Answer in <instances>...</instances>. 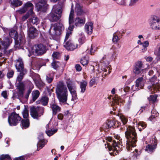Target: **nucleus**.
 <instances>
[{"instance_id": "f257e3e1", "label": "nucleus", "mask_w": 160, "mask_h": 160, "mask_svg": "<svg viewBox=\"0 0 160 160\" xmlns=\"http://www.w3.org/2000/svg\"><path fill=\"white\" fill-rule=\"evenodd\" d=\"M126 138V148L129 151L132 147L136 146L137 142V134L135 132L134 128L129 126L125 132Z\"/></svg>"}, {"instance_id": "f03ea898", "label": "nucleus", "mask_w": 160, "mask_h": 160, "mask_svg": "<svg viewBox=\"0 0 160 160\" xmlns=\"http://www.w3.org/2000/svg\"><path fill=\"white\" fill-rule=\"evenodd\" d=\"M56 92L60 104H67L68 92L67 88L63 83L60 82L58 84L56 88Z\"/></svg>"}, {"instance_id": "7ed1b4c3", "label": "nucleus", "mask_w": 160, "mask_h": 160, "mask_svg": "<svg viewBox=\"0 0 160 160\" xmlns=\"http://www.w3.org/2000/svg\"><path fill=\"white\" fill-rule=\"evenodd\" d=\"M64 29L62 24L60 22H57L51 24L49 30V32L52 39L58 41L62 31Z\"/></svg>"}, {"instance_id": "20e7f679", "label": "nucleus", "mask_w": 160, "mask_h": 160, "mask_svg": "<svg viewBox=\"0 0 160 160\" xmlns=\"http://www.w3.org/2000/svg\"><path fill=\"white\" fill-rule=\"evenodd\" d=\"M19 72V75L17 78V81L18 83L16 85V90L18 96L21 98L23 97V94L24 92L25 84L23 82H22L24 75L27 73V70L18 71Z\"/></svg>"}, {"instance_id": "39448f33", "label": "nucleus", "mask_w": 160, "mask_h": 160, "mask_svg": "<svg viewBox=\"0 0 160 160\" xmlns=\"http://www.w3.org/2000/svg\"><path fill=\"white\" fill-rule=\"evenodd\" d=\"M106 140L110 142L108 144L109 146L108 149L110 154L111 155L114 156L118 153V149L120 144L118 140H112L111 137H108Z\"/></svg>"}, {"instance_id": "423d86ee", "label": "nucleus", "mask_w": 160, "mask_h": 160, "mask_svg": "<svg viewBox=\"0 0 160 160\" xmlns=\"http://www.w3.org/2000/svg\"><path fill=\"white\" fill-rule=\"evenodd\" d=\"M9 35L11 38H14L15 39V48H19V47L22 46L24 45L26 42V40L24 37L20 36L17 39L18 34L17 31L13 29H11L9 31Z\"/></svg>"}, {"instance_id": "0eeeda50", "label": "nucleus", "mask_w": 160, "mask_h": 160, "mask_svg": "<svg viewBox=\"0 0 160 160\" xmlns=\"http://www.w3.org/2000/svg\"><path fill=\"white\" fill-rule=\"evenodd\" d=\"M67 86L72 96V101L76 102L78 99L76 91V87L75 82L72 80H68L66 82Z\"/></svg>"}, {"instance_id": "6e6552de", "label": "nucleus", "mask_w": 160, "mask_h": 160, "mask_svg": "<svg viewBox=\"0 0 160 160\" xmlns=\"http://www.w3.org/2000/svg\"><path fill=\"white\" fill-rule=\"evenodd\" d=\"M44 110V108L42 107H33L30 108V114L33 118L38 119L43 114Z\"/></svg>"}, {"instance_id": "1a4fd4ad", "label": "nucleus", "mask_w": 160, "mask_h": 160, "mask_svg": "<svg viewBox=\"0 0 160 160\" xmlns=\"http://www.w3.org/2000/svg\"><path fill=\"white\" fill-rule=\"evenodd\" d=\"M152 86L149 85L147 87L149 91L153 93L159 92L160 90V84L157 82V77L155 75L150 80Z\"/></svg>"}, {"instance_id": "9d476101", "label": "nucleus", "mask_w": 160, "mask_h": 160, "mask_svg": "<svg viewBox=\"0 0 160 160\" xmlns=\"http://www.w3.org/2000/svg\"><path fill=\"white\" fill-rule=\"evenodd\" d=\"M150 28L153 30H160V18L156 16H152L149 21Z\"/></svg>"}, {"instance_id": "9b49d317", "label": "nucleus", "mask_w": 160, "mask_h": 160, "mask_svg": "<svg viewBox=\"0 0 160 160\" xmlns=\"http://www.w3.org/2000/svg\"><path fill=\"white\" fill-rule=\"evenodd\" d=\"M73 6V5L72 3L71 9L69 17V23L70 25V26H69L68 30H67V32L66 33L65 39L64 40V41L65 42L67 41L69 36L72 34L71 31L72 30L73 28V26H72L71 25V24L73 23L74 22L73 16L74 10L73 9H72Z\"/></svg>"}, {"instance_id": "f8f14e48", "label": "nucleus", "mask_w": 160, "mask_h": 160, "mask_svg": "<svg viewBox=\"0 0 160 160\" xmlns=\"http://www.w3.org/2000/svg\"><path fill=\"white\" fill-rule=\"evenodd\" d=\"M21 119L18 114L13 112L8 117V121L10 126H16Z\"/></svg>"}, {"instance_id": "ddd939ff", "label": "nucleus", "mask_w": 160, "mask_h": 160, "mask_svg": "<svg viewBox=\"0 0 160 160\" xmlns=\"http://www.w3.org/2000/svg\"><path fill=\"white\" fill-rule=\"evenodd\" d=\"M34 6L33 4L30 2H27L24 4L23 6L18 11L19 13L23 14L25 13L28 10V13L30 14H33V9Z\"/></svg>"}, {"instance_id": "4468645a", "label": "nucleus", "mask_w": 160, "mask_h": 160, "mask_svg": "<svg viewBox=\"0 0 160 160\" xmlns=\"http://www.w3.org/2000/svg\"><path fill=\"white\" fill-rule=\"evenodd\" d=\"M34 52L38 55H41L45 53L47 50L46 46L42 44H37L33 47Z\"/></svg>"}, {"instance_id": "2eb2a0df", "label": "nucleus", "mask_w": 160, "mask_h": 160, "mask_svg": "<svg viewBox=\"0 0 160 160\" xmlns=\"http://www.w3.org/2000/svg\"><path fill=\"white\" fill-rule=\"evenodd\" d=\"M143 65L142 62L140 61L137 62L135 64L133 70V72L136 75H139L144 70L143 69Z\"/></svg>"}, {"instance_id": "dca6fc26", "label": "nucleus", "mask_w": 160, "mask_h": 160, "mask_svg": "<svg viewBox=\"0 0 160 160\" xmlns=\"http://www.w3.org/2000/svg\"><path fill=\"white\" fill-rule=\"evenodd\" d=\"M63 46L68 50L72 51L78 48V44L74 43L72 41L69 40L68 41H64Z\"/></svg>"}, {"instance_id": "f3484780", "label": "nucleus", "mask_w": 160, "mask_h": 160, "mask_svg": "<svg viewBox=\"0 0 160 160\" xmlns=\"http://www.w3.org/2000/svg\"><path fill=\"white\" fill-rule=\"evenodd\" d=\"M28 34L30 38H33L38 36V31L34 27H31L28 29Z\"/></svg>"}, {"instance_id": "a211bd4d", "label": "nucleus", "mask_w": 160, "mask_h": 160, "mask_svg": "<svg viewBox=\"0 0 160 160\" xmlns=\"http://www.w3.org/2000/svg\"><path fill=\"white\" fill-rule=\"evenodd\" d=\"M47 0H39V2L37 3L36 6L38 10L43 11L47 8Z\"/></svg>"}, {"instance_id": "6ab92c4d", "label": "nucleus", "mask_w": 160, "mask_h": 160, "mask_svg": "<svg viewBox=\"0 0 160 160\" xmlns=\"http://www.w3.org/2000/svg\"><path fill=\"white\" fill-rule=\"evenodd\" d=\"M75 12L78 16L84 17L86 11L84 10L83 8L79 4L77 3L76 5Z\"/></svg>"}, {"instance_id": "aec40b11", "label": "nucleus", "mask_w": 160, "mask_h": 160, "mask_svg": "<svg viewBox=\"0 0 160 160\" xmlns=\"http://www.w3.org/2000/svg\"><path fill=\"white\" fill-rule=\"evenodd\" d=\"M50 108L52 111L53 116H55L60 111L61 108L54 102H52L50 104Z\"/></svg>"}, {"instance_id": "412c9836", "label": "nucleus", "mask_w": 160, "mask_h": 160, "mask_svg": "<svg viewBox=\"0 0 160 160\" xmlns=\"http://www.w3.org/2000/svg\"><path fill=\"white\" fill-rule=\"evenodd\" d=\"M15 67L17 71L26 70L24 68L23 61L22 58H19L16 60Z\"/></svg>"}, {"instance_id": "4be33fe9", "label": "nucleus", "mask_w": 160, "mask_h": 160, "mask_svg": "<svg viewBox=\"0 0 160 160\" xmlns=\"http://www.w3.org/2000/svg\"><path fill=\"white\" fill-rule=\"evenodd\" d=\"M48 19L51 22H55L58 21L60 18V16H58L53 11H52L47 16Z\"/></svg>"}, {"instance_id": "5701e85b", "label": "nucleus", "mask_w": 160, "mask_h": 160, "mask_svg": "<svg viewBox=\"0 0 160 160\" xmlns=\"http://www.w3.org/2000/svg\"><path fill=\"white\" fill-rule=\"evenodd\" d=\"M85 22V18L84 17H79L76 18L74 21V25L76 27H81L83 25Z\"/></svg>"}, {"instance_id": "b1692460", "label": "nucleus", "mask_w": 160, "mask_h": 160, "mask_svg": "<svg viewBox=\"0 0 160 160\" xmlns=\"http://www.w3.org/2000/svg\"><path fill=\"white\" fill-rule=\"evenodd\" d=\"M12 38L6 37L4 38L3 41L2 40L0 42L3 48L6 49L12 43Z\"/></svg>"}, {"instance_id": "393cba45", "label": "nucleus", "mask_w": 160, "mask_h": 160, "mask_svg": "<svg viewBox=\"0 0 160 160\" xmlns=\"http://www.w3.org/2000/svg\"><path fill=\"white\" fill-rule=\"evenodd\" d=\"M93 28V23L91 22H87L85 25V31L88 34L92 33Z\"/></svg>"}, {"instance_id": "a878e982", "label": "nucleus", "mask_w": 160, "mask_h": 160, "mask_svg": "<svg viewBox=\"0 0 160 160\" xmlns=\"http://www.w3.org/2000/svg\"><path fill=\"white\" fill-rule=\"evenodd\" d=\"M77 82L80 85V88L81 89L80 92L82 93H84L86 89L88 82L85 80H82L81 82L77 81Z\"/></svg>"}, {"instance_id": "bb28decb", "label": "nucleus", "mask_w": 160, "mask_h": 160, "mask_svg": "<svg viewBox=\"0 0 160 160\" xmlns=\"http://www.w3.org/2000/svg\"><path fill=\"white\" fill-rule=\"evenodd\" d=\"M143 78L142 77L139 78L136 81L135 87L137 90L141 89L144 86Z\"/></svg>"}, {"instance_id": "cd10ccee", "label": "nucleus", "mask_w": 160, "mask_h": 160, "mask_svg": "<svg viewBox=\"0 0 160 160\" xmlns=\"http://www.w3.org/2000/svg\"><path fill=\"white\" fill-rule=\"evenodd\" d=\"M122 34L119 32H116L113 34L112 41L113 42L117 43L122 38Z\"/></svg>"}, {"instance_id": "c85d7f7f", "label": "nucleus", "mask_w": 160, "mask_h": 160, "mask_svg": "<svg viewBox=\"0 0 160 160\" xmlns=\"http://www.w3.org/2000/svg\"><path fill=\"white\" fill-rule=\"evenodd\" d=\"M11 7L13 8L21 6L22 2L20 0H10Z\"/></svg>"}, {"instance_id": "c756f323", "label": "nucleus", "mask_w": 160, "mask_h": 160, "mask_svg": "<svg viewBox=\"0 0 160 160\" xmlns=\"http://www.w3.org/2000/svg\"><path fill=\"white\" fill-rule=\"evenodd\" d=\"M54 77V73L53 72L50 73L46 75V81L48 83H51L53 80Z\"/></svg>"}, {"instance_id": "7c9ffc66", "label": "nucleus", "mask_w": 160, "mask_h": 160, "mask_svg": "<svg viewBox=\"0 0 160 160\" xmlns=\"http://www.w3.org/2000/svg\"><path fill=\"white\" fill-rule=\"evenodd\" d=\"M46 142H47L44 139H42L41 138V139H39V141L37 144V150H39L43 147Z\"/></svg>"}, {"instance_id": "2f4dec72", "label": "nucleus", "mask_w": 160, "mask_h": 160, "mask_svg": "<svg viewBox=\"0 0 160 160\" xmlns=\"http://www.w3.org/2000/svg\"><path fill=\"white\" fill-rule=\"evenodd\" d=\"M157 145V143L153 145H148L146 147L145 150L148 152H152L156 148Z\"/></svg>"}, {"instance_id": "473e14b6", "label": "nucleus", "mask_w": 160, "mask_h": 160, "mask_svg": "<svg viewBox=\"0 0 160 160\" xmlns=\"http://www.w3.org/2000/svg\"><path fill=\"white\" fill-rule=\"evenodd\" d=\"M32 17L30 19V22L33 24L36 25H37L39 23V19L36 16H34L33 14H32Z\"/></svg>"}, {"instance_id": "72a5a7b5", "label": "nucleus", "mask_w": 160, "mask_h": 160, "mask_svg": "<svg viewBox=\"0 0 160 160\" xmlns=\"http://www.w3.org/2000/svg\"><path fill=\"white\" fill-rule=\"evenodd\" d=\"M49 127V125L47 124L46 126V128L47 129ZM58 129H51L49 130L46 129V133L47 135L50 136L52 135L54 133L57 132Z\"/></svg>"}, {"instance_id": "f704fd0d", "label": "nucleus", "mask_w": 160, "mask_h": 160, "mask_svg": "<svg viewBox=\"0 0 160 160\" xmlns=\"http://www.w3.org/2000/svg\"><path fill=\"white\" fill-rule=\"evenodd\" d=\"M40 92L38 90L33 91L32 93V100L33 101H35L39 97Z\"/></svg>"}, {"instance_id": "c9c22d12", "label": "nucleus", "mask_w": 160, "mask_h": 160, "mask_svg": "<svg viewBox=\"0 0 160 160\" xmlns=\"http://www.w3.org/2000/svg\"><path fill=\"white\" fill-rule=\"evenodd\" d=\"M29 121L28 119L22 120L21 121L22 128L23 129H26L29 126Z\"/></svg>"}, {"instance_id": "e433bc0d", "label": "nucleus", "mask_w": 160, "mask_h": 160, "mask_svg": "<svg viewBox=\"0 0 160 160\" xmlns=\"http://www.w3.org/2000/svg\"><path fill=\"white\" fill-rule=\"evenodd\" d=\"M78 40L79 44L81 45L85 42V37L83 32H82L79 34Z\"/></svg>"}, {"instance_id": "4c0bfd02", "label": "nucleus", "mask_w": 160, "mask_h": 160, "mask_svg": "<svg viewBox=\"0 0 160 160\" xmlns=\"http://www.w3.org/2000/svg\"><path fill=\"white\" fill-rule=\"evenodd\" d=\"M52 11H53L56 14H58V16H60V18L61 17L62 12V9L61 8H58L55 9V7H54Z\"/></svg>"}, {"instance_id": "58836bf2", "label": "nucleus", "mask_w": 160, "mask_h": 160, "mask_svg": "<svg viewBox=\"0 0 160 160\" xmlns=\"http://www.w3.org/2000/svg\"><path fill=\"white\" fill-rule=\"evenodd\" d=\"M48 101V98L46 96L42 97L40 100V102L41 104L44 106L47 104Z\"/></svg>"}, {"instance_id": "ea45409f", "label": "nucleus", "mask_w": 160, "mask_h": 160, "mask_svg": "<svg viewBox=\"0 0 160 160\" xmlns=\"http://www.w3.org/2000/svg\"><path fill=\"white\" fill-rule=\"evenodd\" d=\"M88 58L87 56H85L82 58L80 60V62L83 66L88 64Z\"/></svg>"}, {"instance_id": "a19ab883", "label": "nucleus", "mask_w": 160, "mask_h": 160, "mask_svg": "<svg viewBox=\"0 0 160 160\" xmlns=\"http://www.w3.org/2000/svg\"><path fill=\"white\" fill-rule=\"evenodd\" d=\"M113 101L116 104H119V102H122V100L120 98V97L118 95H115L113 98Z\"/></svg>"}, {"instance_id": "79ce46f5", "label": "nucleus", "mask_w": 160, "mask_h": 160, "mask_svg": "<svg viewBox=\"0 0 160 160\" xmlns=\"http://www.w3.org/2000/svg\"><path fill=\"white\" fill-rule=\"evenodd\" d=\"M133 158L134 159H137L138 158L141 153V151H138V150L135 149L134 151L133 152Z\"/></svg>"}, {"instance_id": "37998d69", "label": "nucleus", "mask_w": 160, "mask_h": 160, "mask_svg": "<svg viewBox=\"0 0 160 160\" xmlns=\"http://www.w3.org/2000/svg\"><path fill=\"white\" fill-rule=\"evenodd\" d=\"M157 95L155 94L154 95H150V97L148 98V99L149 101L154 103L157 101Z\"/></svg>"}, {"instance_id": "c03bdc74", "label": "nucleus", "mask_w": 160, "mask_h": 160, "mask_svg": "<svg viewBox=\"0 0 160 160\" xmlns=\"http://www.w3.org/2000/svg\"><path fill=\"white\" fill-rule=\"evenodd\" d=\"M149 45V42L148 41H145L142 42V45L144 48L142 49V52H144L147 50V47Z\"/></svg>"}, {"instance_id": "a18cd8bd", "label": "nucleus", "mask_w": 160, "mask_h": 160, "mask_svg": "<svg viewBox=\"0 0 160 160\" xmlns=\"http://www.w3.org/2000/svg\"><path fill=\"white\" fill-rule=\"evenodd\" d=\"M31 90L29 89L28 91L26 93V94L25 96H24V94H23V98H21L19 97L18 96V98L20 100L21 99H25V100H27L29 96L30 93H31Z\"/></svg>"}, {"instance_id": "49530a36", "label": "nucleus", "mask_w": 160, "mask_h": 160, "mask_svg": "<svg viewBox=\"0 0 160 160\" xmlns=\"http://www.w3.org/2000/svg\"><path fill=\"white\" fill-rule=\"evenodd\" d=\"M0 160H12L8 154L2 155L0 156Z\"/></svg>"}, {"instance_id": "de8ad7c7", "label": "nucleus", "mask_w": 160, "mask_h": 160, "mask_svg": "<svg viewBox=\"0 0 160 160\" xmlns=\"http://www.w3.org/2000/svg\"><path fill=\"white\" fill-rule=\"evenodd\" d=\"M60 63L56 61L53 60V61L52 63V66L53 68L55 69H57L59 67Z\"/></svg>"}, {"instance_id": "09e8293b", "label": "nucleus", "mask_w": 160, "mask_h": 160, "mask_svg": "<svg viewBox=\"0 0 160 160\" xmlns=\"http://www.w3.org/2000/svg\"><path fill=\"white\" fill-rule=\"evenodd\" d=\"M53 60L59 59L60 57V54L58 52H54L52 55Z\"/></svg>"}, {"instance_id": "8fccbe9b", "label": "nucleus", "mask_w": 160, "mask_h": 160, "mask_svg": "<svg viewBox=\"0 0 160 160\" xmlns=\"http://www.w3.org/2000/svg\"><path fill=\"white\" fill-rule=\"evenodd\" d=\"M138 128L140 131H141V127L142 128V129H143L146 127V124L143 122H139L138 123Z\"/></svg>"}, {"instance_id": "3c124183", "label": "nucleus", "mask_w": 160, "mask_h": 160, "mask_svg": "<svg viewBox=\"0 0 160 160\" xmlns=\"http://www.w3.org/2000/svg\"><path fill=\"white\" fill-rule=\"evenodd\" d=\"M108 127L110 128L112 127L115 124V122L113 120H110L108 121L107 122Z\"/></svg>"}, {"instance_id": "603ef678", "label": "nucleus", "mask_w": 160, "mask_h": 160, "mask_svg": "<svg viewBox=\"0 0 160 160\" xmlns=\"http://www.w3.org/2000/svg\"><path fill=\"white\" fill-rule=\"evenodd\" d=\"M14 72L13 70H9L8 71L7 74V77L8 78H12L14 74Z\"/></svg>"}, {"instance_id": "864d4df0", "label": "nucleus", "mask_w": 160, "mask_h": 160, "mask_svg": "<svg viewBox=\"0 0 160 160\" xmlns=\"http://www.w3.org/2000/svg\"><path fill=\"white\" fill-rule=\"evenodd\" d=\"M23 117L25 118H27L28 116V111L27 109H25L22 112Z\"/></svg>"}, {"instance_id": "5fc2aeb1", "label": "nucleus", "mask_w": 160, "mask_h": 160, "mask_svg": "<svg viewBox=\"0 0 160 160\" xmlns=\"http://www.w3.org/2000/svg\"><path fill=\"white\" fill-rule=\"evenodd\" d=\"M120 119L123 125L125 124L128 122V119L124 116L120 117Z\"/></svg>"}, {"instance_id": "6e6d98bb", "label": "nucleus", "mask_w": 160, "mask_h": 160, "mask_svg": "<svg viewBox=\"0 0 160 160\" xmlns=\"http://www.w3.org/2000/svg\"><path fill=\"white\" fill-rule=\"evenodd\" d=\"M51 2H52L55 3L58 1H61L60 2V4L61 5H63L65 4L66 0H50Z\"/></svg>"}, {"instance_id": "4d7b16f0", "label": "nucleus", "mask_w": 160, "mask_h": 160, "mask_svg": "<svg viewBox=\"0 0 160 160\" xmlns=\"http://www.w3.org/2000/svg\"><path fill=\"white\" fill-rule=\"evenodd\" d=\"M148 108L149 107L148 106L142 107L139 110L140 114L143 112L144 111L147 110L148 109Z\"/></svg>"}, {"instance_id": "13d9d810", "label": "nucleus", "mask_w": 160, "mask_h": 160, "mask_svg": "<svg viewBox=\"0 0 160 160\" xmlns=\"http://www.w3.org/2000/svg\"><path fill=\"white\" fill-rule=\"evenodd\" d=\"M1 96L5 99H8V95L7 91H3L1 93Z\"/></svg>"}, {"instance_id": "bf43d9fd", "label": "nucleus", "mask_w": 160, "mask_h": 160, "mask_svg": "<svg viewBox=\"0 0 160 160\" xmlns=\"http://www.w3.org/2000/svg\"><path fill=\"white\" fill-rule=\"evenodd\" d=\"M29 13H27L25 15L23 16L22 18V20L23 21H25L28 18Z\"/></svg>"}, {"instance_id": "052dcab7", "label": "nucleus", "mask_w": 160, "mask_h": 160, "mask_svg": "<svg viewBox=\"0 0 160 160\" xmlns=\"http://www.w3.org/2000/svg\"><path fill=\"white\" fill-rule=\"evenodd\" d=\"M95 81L94 79H92L89 82V86L90 87H92L95 84Z\"/></svg>"}, {"instance_id": "680f3d73", "label": "nucleus", "mask_w": 160, "mask_h": 160, "mask_svg": "<svg viewBox=\"0 0 160 160\" xmlns=\"http://www.w3.org/2000/svg\"><path fill=\"white\" fill-rule=\"evenodd\" d=\"M75 68L78 71H80L82 69V68L79 64H76L75 66Z\"/></svg>"}, {"instance_id": "e2e57ef3", "label": "nucleus", "mask_w": 160, "mask_h": 160, "mask_svg": "<svg viewBox=\"0 0 160 160\" xmlns=\"http://www.w3.org/2000/svg\"><path fill=\"white\" fill-rule=\"evenodd\" d=\"M138 0H131V2L129 4V5L130 6H132L135 5Z\"/></svg>"}, {"instance_id": "0e129e2a", "label": "nucleus", "mask_w": 160, "mask_h": 160, "mask_svg": "<svg viewBox=\"0 0 160 160\" xmlns=\"http://www.w3.org/2000/svg\"><path fill=\"white\" fill-rule=\"evenodd\" d=\"M151 114H154L155 116H158V112L156 111L155 110H152L151 112Z\"/></svg>"}, {"instance_id": "69168bd1", "label": "nucleus", "mask_w": 160, "mask_h": 160, "mask_svg": "<svg viewBox=\"0 0 160 160\" xmlns=\"http://www.w3.org/2000/svg\"><path fill=\"white\" fill-rule=\"evenodd\" d=\"M145 59L147 62H151L153 58L151 57H145Z\"/></svg>"}, {"instance_id": "338daca9", "label": "nucleus", "mask_w": 160, "mask_h": 160, "mask_svg": "<svg viewBox=\"0 0 160 160\" xmlns=\"http://www.w3.org/2000/svg\"><path fill=\"white\" fill-rule=\"evenodd\" d=\"M118 3L120 5H125L126 4L125 0H121L118 2Z\"/></svg>"}, {"instance_id": "774afa93", "label": "nucleus", "mask_w": 160, "mask_h": 160, "mask_svg": "<svg viewBox=\"0 0 160 160\" xmlns=\"http://www.w3.org/2000/svg\"><path fill=\"white\" fill-rule=\"evenodd\" d=\"M24 159L23 156H20L18 158H16L14 160H23Z\"/></svg>"}]
</instances>
